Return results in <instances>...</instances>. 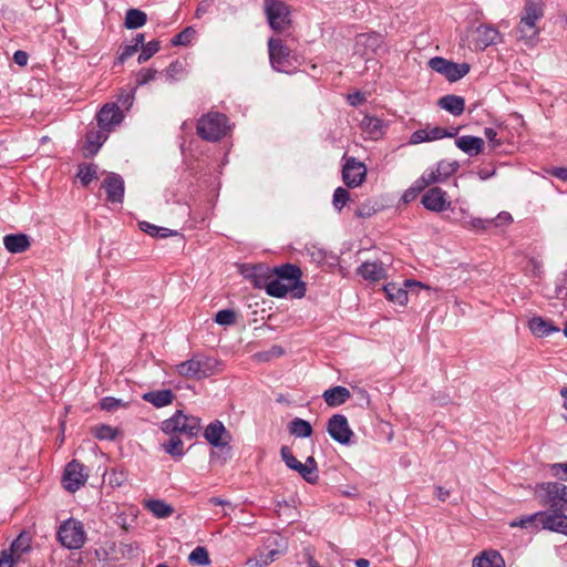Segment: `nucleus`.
Listing matches in <instances>:
<instances>
[{"label": "nucleus", "instance_id": "69168bd1", "mask_svg": "<svg viewBox=\"0 0 567 567\" xmlns=\"http://www.w3.org/2000/svg\"><path fill=\"white\" fill-rule=\"evenodd\" d=\"M28 60H29V55L25 51H22V50H18L14 52L13 54V61L20 65V66H24L27 65L28 63Z\"/></svg>", "mask_w": 567, "mask_h": 567}, {"label": "nucleus", "instance_id": "bf43d9fd", "mask_svg": "<svg viewBox=\"0 0 567 567\" xmlns=\"http://www.w3.org/2000/svg\"><path fill=\"white\" fill-rule=\"evenodd\" d=\"M513 220L512 215L507 212L499 213L495 218L489 219V226L494 225L496 227L505 226L511 224Z\"/></svg>", "mask_w": 567, "mask_h": 567}, {"label": "nucleus", "instance_id": "f257e3e1", "mask_svg": "<svg viewBox=\"0 0 567 567\" xmlns=\"http://www.w3.org/2000/svg\"><path fill=\"white\" fill-rule=\"evenodd\" d=\"M247 278H250L255 288L265 289L271 297H284V265L270 268L264 265L250 267L249 272L241 271Z\"/></svg>", "mask_w": 567, "mask_h": 567}, {"label": "nucleus", "instance_id": "6e6552de", "mask_svg": "<svg viewBox=\"0 0 567 567\" xmlns=\"http://www.w3.org/2000/svg\"><path fill=\"white\" fill-rule=\"evenodd\" d=\"M58 539L65 548L80 549L86 540L83 524L74 518L66 519L59 527Z\"/></svg>", "mask_w": 567, "mask_h": 567}, {"label": "nucleus", "instance_id": "a211bd4d", "mask_svg": "<svg viewBox=\"0 0 567 567\" xmlns=\"http://www.w3.org/2000/svg\"><path fill=\"white\" fill-rule=\"evenodd\" d=\"M264 9L269 25L274 30L280 31L284 22L281 18L284 3L279 0H264Z\"/></svg>", "mask_w": 567, "mask_h": 567}, {"label": "nucleus", "instance_id": "2f4dec72", "mask_svg": "<svg viewBox=\"0 0 567 567\" xmlns=\"http://www.w3.org/2000/svg\"><path fill=\"white\" fill-rule=\"evenodd\" d=\"M145 507L157 518H166L174 513V508L162 499H150Z\"/></svg>", "mask_w": 567, "mask_h": 567}, {"label": "nucleus", "instance_id": "f8f14e48", "mask_svg": "<svg viewBox=\"0 0 567 567\" xmlns=\"http://www.w3.org/2000/svg\"><path fill=\"white\" fill-rule=\"evenodd\" d=\"M327 431L340 444H349L353 435L347 417L342 414H334L329 419Z\"/></svg>", "mask_w": 567, "mask_h": 567}, {"label": "nucleus", "instance_id": "f03ea898", "mask_svg": "<svg viewBox=\"0 0 567 567\" xmlns=\"http://www.w3.org/2000/svg\"><path fill=\"white\" fill-rule=\"evenodd\" d=\"M219 362L210 357L197 353L190 359L175 365L178 375L186 379L202 380L218 371Z\"/></svg>", "mask_w": 567, "mask_h": 567}, {"label": "nucleus", "instance_id": "72a5a7b5", "mask_svg": "<svg viewBox=\"0 0 567 567\" xmlns=\"http://www.w3.org/2000/svg\"><path fill=\"white\" fill-rule=\"evenodd\" d=\"M386 298L400 306H403L408 302V292L402 287L396 286L395 284H388L383 288Z\"/></svg>", "mask_w": 567, "mask_h": 567}, {"label": "nucleus", "instance_id": "c03bdc74", "mask_svg": "<svg viewBox=\"0 0 567 567\" xmlns=\"http://www.w3.org/2000/svg\"><path fill=\"white\" fill-rule=\"evenodd\" d=\"M159 50V42L158 41H151L146 45L142 47V52L138 55V63H144L148 59H151L156 52Z\"/></svg>", "mask_w": 567, "mask_h": 567}, {"label": "nucleus", "instance_id": "5fc2aeb1", "mask_svg": "<svg viewBox=\"0 0 567 567\" xmlns=\"http://www.w3.org/2000/svg\"><path fill=\"white\" fill-rule=\"evenodd\" d=\"M465 227L474 230H486L489 227V219L471 218L465 223Z\"/></svg>", "mask_w": 567, "mask_h": 567}, {"label": "nucleus", "instance_id": "1a4fd4ad", "mask_svg": "<svg viewBox=\"0 0 567 567\" xmlns=\"http://www.w3.org/2000/svg\"><path fill=\"white\" fill-rule=\"evenodd\" d=\"M300 267L286 262V297L301 299L306 296L307 284L301 279Z\"/></svg>", "mask_w": 567, "mask_h": 567}, {"label": "nucleus", "instance_id": "aec40b11", "mask_svg": "<svg viewBox=\"0 0 567 567\" xmlns=\"http://www.w3.org/2000/svg\"><path fill=\"white\" fill-rule=\"evenodd\" d=\"M3 245L9 252L21 254L30 248L31 241L25 234H9L3 237Z\"/></svg>", "mask_w": 567, "mask_h": 567}, {"label": "nucleus", "instance_id": "338daca9", "mask_svg": "<svg viewBox=\"0 0 567 567\" xmlns=\"http://www.w3.org/2000/svg\"><path fill=\"white\" fill-rule=\"evenodd\" d=\"M548 173L561 181H567V168L565 167H555L548 171Z\"/></svg>", "mask_w": 567, "mask_h": 567}, {"label": "nucleus", "instance_id": "b1692460", "mask_svg": "<svg viewBox=\"0 0 567 567\" xmlns=\"http://www.w3.org/2000/svg\"><path fill=\"white\" fill-rule=\"evenodd\" d=\"M530 332L537 337H547L553 332H558L559 328L556 327L551 321L545 320L542 317H534L528 322Z\"/></svg>", "mask_w": 567, "mask_h": 567}, {"label": "nucleus", "instance_id": "de8ad7c7", "mask_svg": "<svg viewBox=\"0 0 567 567\" xmlns=\"http://www.w3.org/2000/svg\"><path fill=\"white\" fill-rule=\"evenodd\" d=\"M281 354H282L281 348L279 346H274L268 351H261V352L256 353L254 355V358L258 362H267V361L271 360L272 358H279Z\"/></svg>", "mask_w": 567, "mask_h": 567}, {"label": "nucleus", "instance_id": "a18cd8bd", "mask_svg": "<svg viewBox=\"0 0 567 567\" xmlns=\"http://www.w3.org/2000/svg\"><path fill=\"white\" fill-rule=\"evenodd\" d=\"M437 174L443 176L444 179H446L449 176H451L453 173L456 172L458 168L457 162H447V161H441L437 163Z\"/></svg>", "mask_w": 567, "mask_h": 567}, {"label": "nucleus", "instance_id": "423d86ee", "mask_svg": "<svg viewBox=\"0 0 567 567\" xmlns=\"http://www.w3.org/2000/svg\"><path fill=\"white\" fill-rule=\"evenodd\" d=\"M162 430L167 434H179L193 439L200 431V420L194 415H186L183 411H176L172 417L162 423Z\"/></svg>", "mask_w": 567, "mask_h": 567}, {"label": "nucleus", "instance_id": "bb28decb", "mask_svg": "<svg viewBox=\"0 0 567 567\" xmlns=\"http://www.w3.org/2000/svg\"><path fill=\"white\" fill-rule=\"evenodd\" d=\"M499 40V32L493 27L482 25L477 29L476 47L481 50L497 43Z\"/></svg>", "mask_w": 567, "mask_h": 567}, {"label": "nucleus", "instance_id": "c9c22d12", "mask_svg": "<svg viewBox=\"0 0 567 567\" xmlns=\"http://www.w3.org/2000/svg\"><path fill=\"white\" fill-rule=\"evenodd\" d=\"M146 13L138 9H128L125 16V27L127 29H138L146 23Z\"/></svg>", "mask_w": 567, "mask_h": 567}, {"label": "nucleus", "instance_id": "7c9ffc66", "mask_svg": "<svg viewBox=\"0 0 567 567\" xmlns=\"http://www.w3.org/2000/svg\"><path fill=\"white\" fill-rule=\"evenodd\" d=\"M106 140V135L103 132H90L86 135V145L84 147L85 157H90L95 155L104 141Z\"/></svg>", "mask_w": 567, "mask_h": 567}, {"label": "nucleus", "instance_id": "f3484780", "mask_svg": "<svg viewBox=\"0 0 567 567\" xmlns=\"http://www.w3.org/2000/svg\"><path fill=\"white\" fill-rule=\"evenodd\" d=\"M540 523L545 529L567 535V516L563 512L542 513Z\"/></svg>", "mask_w": 567, "mask_h": 567}, {"label": "nucleus", "instance_id": "412c9836", "mask_svg": "<svg viewBox=\"0 0 567 567\" xmlns=\"http://www.w3.org/2000/svg\"><path fill=\"white\" fill-rule=\"evenodd\" d=\"M363 133L371 140H379L384 135L385 124L382 120L375 116L365 115L360 124Z\"/></svg>", "mask_w": 567, "mask_h": 567}, {"label": "nucleus", "instance_id": "09e8293b", "mask_svg": "<svg viewBox=\"0 0 567 567\" xmlns=\"http://www.w3.org/2000/svg\"><path fill=\"white\" fill-rule=\"evenodd\" d=\"M29 548H30V539L23 535H20L11 544V551L17 555H21V554L28 551Z\"/></svg>", "mask_w": 567, "mask_h": 567}, {"label": "nucleus", "instance_id": "4be33fe9", "mask_svg": "<svg viewBox=\"0 0 567 567\" xmlns=\"http://www.w3.org/2000/svg\"><path fill=\"white\" fill-rule=\"evenodd\" d=\"M472 567H505V560L496 550H484L474 557Z\"/></svg>", "mask_w": 567, "mask_h": 567}, {"label": "nucleus", "instance_id": "393cba45", "mask_svg": "<svg viewBox=\"0 0 567 567\" xmlns=\"http://www.w3.org/2000/svg\"><path fill=\"white\" fill-rule=\"evenodd\" d=\"M439 106L454 116H458L464 112L465 100L462 96L449 94L442 96L439 102Z\"/></svg>", "mask_w": 567, "mask_h": 567}, {"label": "nucleus", "instance_id": "c756f323", "mask_svg": "<svg viewBox=\"0 0 567 567\" xmlns=\"http://www.w3.org/2000/svg\"><path fill=\"white\" fill-rule=\"evenodd\" d=\"M226 429L220 421L212 422L205 430V439L214 446H221L225 443L223 442V434H225Z\"/></svg>", "mask_w": 567, "mask_h": 567}, {"label": "nucleus", "instance_id": "79ce46f5", "mask_svg": "<svg viewBox=\"0 0 567 567\" xmlns=\"http://www.w3.org/2000/svg\"><path fill=\"white\" fill-rule=\"evenodd\" d=\"M236 312L231 309H224L216 313L215 322L220 326H231L235 323Z\"/></svg>", "mask_w": 567, "mask_h": 567}, {"label": "nucleus", "instance_id": "603ef678", "mask_svg": "<svg viewBox=\"0 0 567 567\" xmlns=\"http://www.w3.org/2000/svg\"><path fill=\"white\" fill-rule=\"evenodd\" d=\"M193 33L194 31L192 28H186L184 31L179 32L173 38L172 43L174 45H186L190 42Z\"/></svg>", "mask_w": 567, "mask_h": 567}, {"label": "nucleus", "instance_id": "5701e85b", "mask_svg": "<svg viewBox=\"0 0 567 567\" xmlns=\"http://www.w3.org/2000/svg\"><path fill=\"white\" fill-rule=\"evenodd\" d=\"M268 53L271 68L277 72L284 71V45L280 39H269Z\"/></svg>", "mask_w": 567, "mask_h": 567}, {"label": "nucleus", "instance_id": "4c0bfd02", "mask_svg": "<svg viewBox=\"0 0 567 567\" xmlns=\"http://www.w3.org/2000/svg\"><path fill=\"white\" fill-rule=\"evenodd\" d=\"M470 72V65L467 63H454L452 62L449 68V73L445 74L446 79L451 82H455Z\"/></svg>", "mask_w": 567, "mask_h": 567}, {"label": "nucleus", "instance_id": "9b49d317", "mask_svg": "<svg viewBox=\"0 0 567 567\" xmlns=\"http://www.w3.org/2000/svg\"><path fill=\"white\" fill-rule=\"evenodd\" d=\"M367 177L365 165L358 161L355 157H348L342 167V181L350 187L354 188L360 186Z\"/></svg>", "mask_w": 567, "mask_h": 567}, {"label": "nucleus", "instance_id": "3c124183", "mask_svg": "<svg viewBox=\"0 0 567 567\" xmlns=\"http://www.w3.org/2000/svg\"><path fill=\"white\" fill-rule=\"evenodd\" d=\"M425 131L429 135V142L441 140L446 136H449V137L454 136L453 133H447L446 130L439 127V126L425 127Z\"/></svg>", "mask_w": 567, "mask_h": 567}, {"label": "nucleus", "instance_id": "13d9d810", "mask_svg": "<svg viewBox=\"0 0 567 567\" xmlns=\"http://www.w3.org/2000/svg\"><path fill=\"white\" fill-rule=\"evenodd\" d=\"M421 177L426 182L427 186L445 181L443 176L437 174V168L425 171Z\"/></svg>", "mask_w": 567, "mask_h": 567}, {"label": "nucleus", "instance_id": "39448f33", "mask_svg": "<svg viewBox=\"0 0 567 567\" xmlns=\"http://www.w3.org/2000/svg\"><path fill=\"white\" fill-rule=\"evenodd\" d=\"M535 494L543 505L553 511H567V485L558 482L542 483L536 486Z\"/></svg>", "mask_w": 567, "mask_h": 567}, {"label": "nucleus", "instance_id": "a878e982", "mask_svg": "<svg viewBox=\"0 0 567 567\" xmlns=\"http://www.w3.org/2000/svg\"><path fill=\"white\" fill-rule=\"evenodd\" d=\"M455 143L460 150L471 156L480 154L484 146L483 138L471 135L461 136Z\"/></svg>", "mask_w": 567, "mask_h": 567}, {"label": "nucleus", "instance_id": "37998d69", "mask_svg": "<svg viewBox=\"0 0 567 567\" xmlns=\"http://www.w3.org/2000/svg\"><path fill=\"white\" fill-rule=\"evenodd\" d=\"M451 63H452L451 61H449L444 58L435 56L429 61V66L433 71L445 75L446 73H449V68H450Z\"/></svg>", "mask_w": 567, "mask_h": 567}, {"label": "nucleus", "instance_id": "2eb2a0df", "mask_svg": "<svg viewBox=\"0 0 567 567\" xmlns=\"http://www.w3.org/2000/svg\"><path fill=\"white\" fill-rule=\"evenodd\" d=\"M422 204L426 209L435 213L443 212L450 206V203L446 198V193L440 187L430 188L423 195Z\"/></svg>", "mask_w": 567, "mask_h": 567}, {"label": "nucleus", "instance_id": "8fccbe9b", "mask_svg": "<svg viewBox=\"0 0 567 567\" xmlns=\"http://www.w3.org/2000/svg\"><path fill=\"white\" fill-rule=\"evenodd\" d=\"M542 513H536L534 515L527 516L525 518L512 520L509 523L511 527H522V528H528L535 520L540 522Z\"/></svg>", "mask_w": 567, "mask_h": 567}, {"label": "nucleus", "instance_id": "9d476101", "mask_svg": "<svg viewBox=\"0 0 567 567\" xmlns=\"http://www.w3.org/2000/svg\"><path fill=\"white\" fill-rule=\"evenodd\" d=\"M286 466L296 471L309 484H316L319 480L317 462L312 456L307 457L302 463L291 453L286 452Z\"/></svg>", "mask_w": 567, "mask_h": 567}, {"label": "nucleus", "instance_id": "864d4df0", "mask_svg": "<svg viewBox=\"0 0 567 567\" xmlns=\"http://www.w3.org/2000/svg\"><path fill=\"white\" fill-rule=\"evenodd\" d=\"M156 73H157L156 70H152V69L141 70L137 74L136 84L137 85L147 84L148 82H151L155 79Z\"/></svg>", "mask_w": 567, "mask_h": 567}, {"label": "nucleus", "instance_id": "a19ab883", "mask_svg": "<svg viewBox=\"0 0 567 567\" xmlns=\"http://www.w3.org/2000/svg\"><path fill=\"white\" fill-rule=\"evenodd\" d=\"M350 195L346 188L338 187L333 193L332 204L337 210H341L344 205L349 202Z\"/></svg>", "mask_w": 567, "mask_h": 567}, {"label": "nucleus", "instance_id": "e433bc0d", "mask_svg": "<svg viewBox=\"0 0 567 567\" xmlns=\"http://www.w3.org/2000/svg\"><path fill=\"white\" fill-rule=\"evenodd\" d=\"M169 440L162 444L164 451L173 457H182L184 455L183 441L176 434H171Z\"/></svg>", "mask_w": 567, "mask_h": 567}, {"label": "nucleus", "instance_id": "6e6d98bb", "mask_svg": "<svg viewBox=\"0 0 567 567\" xmlns=\"http://www.w3.org/2000/svg\"><path fill=\"white\" fill-rule=\"evenodd\" d=\"M550 472H551L553 476H555L561 481H567V462L551 464Z\"/></svg>", "mask_w": 567, "mask_h": 567}, {"label": "nucleus", "instance_id": "0eeeda50", "mask_svg": "<svg viewBox=\"0 0 567 567\" xmlns=\"http://www.w3.org/2000/svg\"><path fill=\"white\" fill-rule=\"evenodd\" d=\"M281 535L274 533L268 535L256 554L247 559L249 567H265L280 557Z\"/></svg>", "mask_w": 567, "mask_h": 567}, {"label": "nucleus", "instance_id": "4d7b16f0", "mask_svg": "<svg viewBox=\"0 0 567 567\" xmlns=\"http://www.w3.org/2000/svg\"><path fill=\"white\" fill-rule=\"evenodd\" d=\"M421 177L426 182L427 186L445 181L443 176L437 174V168L425 171Z\"/></svg>", "mask_w": 567, "mask_h": 567}, {"label": "nucleus", "instance_id": "20e7f679", "mask_svg": "<svg viewBox=\"0 0 567 567\" xmlns=\"http://www.w3.org/2000/svg\"><path fill=\"white\" fill-rule=\"evenodd\" d=\"M229 130L228 118L218 112H208L199 117L196 125L198 136L208 142H217Z\"/></svg>", "mask_w": 567, "mask_h": 567}, {"label": "nucleus", "instance_id": "f704fd0d", "mask_svg": "<svg viewBox=\"0 0 567 567\" xmlns=\"http://www.w3.org/2000/svg\"><path fill=\"white\" fill-rule=\"evenodd\" d=\"M78 177L83 186H87L94 179H97V166L90 163H81L78 167Z\"/></svg>", "mask_w": 567, "mask_h": 567}, {"label": "nucleus", "instance_id": "c85d7f7f", "mask_svg": "<svg viewBox=\"0 0 567 567\" xmlns=\"http://www.w3.org/2000/svg\"><path fill=\"white\" fill-rule=\"evenodd\" d=\"M174 398L175 395L173 391L169 389L151 391L143 395V399L146 402L153 404L156 408H164L171 404Z\"/></svg>", "mask_w": 567, "mask_h": 567}, {"label": "nucleus", "instance_id": "e2e57ef3", "mask_svg": "<svg viewBox=\"0 0 567 567\" xmlns=\"http://www.w3.org/2000/svg\"><path fill=\"white\" fill-rule=\"evenodd\" d=\"M140 229L152 237H155L158 235V231H161L158 226H155L148 221H141L140 223Z\"/></svg>", "mask_w": 567, "mask_h": 567}, {"label": "nucleus", "instance_id": "774afa93", "mask_svg": "<svg viewBox=\"0 0 567 567\" xmlns=\"http://www.w3.org/2000/svg\"><path fill=\"white\" fill-rule=\"evenodd\" d=\"M0 567H13V559L11 554H8L6 551L1 553Z\"/></svg>", "mask_w": 567, "mask_h": 567}, {"label": "nucleus", "instance_id": "dca6fc26", "mask_svg": "<svg viewBox=\"0 0 567 567\" xmlns=\"http://www.w3.org/2000/svg\"><path fill=\"white\" fill-rule=\"evenodd\" d=\"M123 120V114L116 104H105L97 113V123L102 130L118 125Z\"/></svg>", "mask_w": 567, "mask_h": 567}, {"label": "nucleus", "instance_id": "4468645a", "mask_svg": "<svg viewBox=\"0 0 567 567\" xmlns=\"http://www.w3.org/2000/svg\"><path fill=\"white\" fill-rule=\"evenodd\" d=\"M102 187L106 192V198L111 203H122L124 198V179L116 173H110Z\"/></svg>", "mask_w": 567, "mask_h": 567}, {"label": "nucleus", "instance_id": "6ab92c4d", "mask_svg": "<svg viewBox=\"0 0 567 567\" xmlns=\"http://www.w3.org/2000/svg\"><path fill=\"white\" fill-rule=\"evenodd\" d=\"M358 274L365 280L379 281L385 278L384 261H365L358 268Z\"/></svg>", "mask_w": 567, "mask_h": 567}, {"label": "nucleus", "instance_id": "cd10ccee", "mask_svg": "<svg viewBox=\"0 0 567 567\" xmlns=\"http://www.w3.org/2000/svg\"><path fill=\"white\" fill-rule=\"evenodd\" d=\"M322 396L329 406H338L350 398V391L344 386L337 385L326 390Z\"/></svg>", "mask_w": 567, "mask_h": 567}, {"label": "nucleus", "instance_id": "58836bf2", "mask_svg": "<svg viewBox=\"0 0 567 567\" xmlns=\"http://www.w3.org/2000/svg\"><path fill=\"white\" fill-rule=\"evenodd\" d=\"M94 436L99 440L113 441L118 435V430L111 425L100 424L93 429Z\"/></svg>", "mask_w": 567, "mask_h": 567}, {"label": "nucleus", "instance_id": "680f3d73", "mask_svg": "<svg viewBox=\"0 0 567 567\" xmlns=\"http://www.w3.org/2000/svg\"><path fill=\"white\" fill-rule=\"evenodd\" d=\"M423 142H429V135L425 128H421L412 133L410 144H420Z\"/></svg>", "mask_w": 567, "mask_h": 567}, {"label": "nucleus", "instance_id": "ddd939ff", "mask_svg": "<svg viewBox=\"0 0 567 567\" xmlns=\"http://www.w3.org/2000/svg\"><path fill=\"white\" fill-rule=\"evenodd\" d=\"M87 474L84 473V466L76 460L71 461L63 474V484L66 491L76 492L85 484Z\"/></svg>", "mask_w": 567, "mask_h": 567}, {"label": "nucleus", "instance_id": "49530a36", "mask_svg": "<svg viewBox=\"0 0 567 567\" xmlns=\"http://www.w3.org/2000/svg\"><path fill=\"white\" fill-rule=\"evenodd\" d=\"M100 405L102 410L111 412L117 410L118 408L127 406V403L123 402L120 399L106 396L101 400Z\"/></svg>", "mask_w": 567, "mask_h": 567}, {"label": "nucleus", "instance_id": "473e14b6", "mask_svg": "<svg viewBox=\"0 0 567 567\" xmlns=\"http://www.w3.org/2000/svg\"><path fill=\"white\" fill-rule=\"evenodd\" d=\"M289 432L296 437H309L312 434V426L308 421L295 417L289 424Z\"/></svg>", "mask_w": 567, "mask_h": 567}, {"label": "nucleus", "instance_id": "0e129e2a", "mask_svg": "<svg viewBox=\"0 0 567 567\" xmlns=\"http://www.w3.org/2000/svg\"><path fill=\"white\" fill-rule=\"evenodd\" d=\"M135 52H137V49H136V45H125L123 49H122V52L120 53L117 60L120 63H123L124 61H126L128 58H131Z\"/></svg>", "mask_w": 567, "mask_h": 567}, {"label": "nucleus", "instance_id": "ea45409f", "mask_svg": "<svg viewBox=\"0 0 567 567\" xmlns=\"http://www.w3.org/2000/svg\"><path fill=\"white\" fill-rule=\"evenodd\" d=\"M188 561L193 565L206 566L210 563L208 551L205 547H196L188 556Z\"/></svg>", "mask_w": 567, "mask_h": 567}, {"label": "nucleus", "instance_id": "7ed1b4c3", "mask_svg": "<svg viewBox=\"0 0 567 567\" xmlns=\"http://www.w3.org/2000/svg\"><path fill=\"white\" fill-rule=\"evenodd\" d=\"M544 16L543 6L534 0H526L524 13L517 28L518 38L527 44H533L539 34L537 21Z\"/></svg>", "mask_w": 567, "mask_h": 567}, {"label": "nucleus", "instance_id": "052dcab7", "mask_svg": "<svg viewBox=\"0 0 567 567\" xmlns=\"http://www.w3.org/2000/svg\"><path fill=\"white\" fill-rule=\"evenodd\" d=\"M484 136L487 138L492 148H496L501 145L499 140H497V132L493 127H486L484 130Z\"/></svg>", "mask_w": 567, "mask_h": 567}]
</instances>
